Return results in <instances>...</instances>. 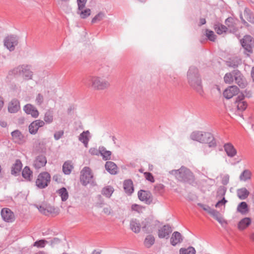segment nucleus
Here are the masks:
<instances>
[{"label": "nucleus", "mask_w": 254, "mask_h": 254, "mask_svg": "<svg viewBox=\"0 0 254 254\" xmlns=\"http://www.w3.org/2000/svg\"><path fill=\"white\" fill-rule=\"evenodd\" d=\"M187 79L190 86L200 95L203 96L202 80L198 69L195 66H190L187 73Z\"/></svg>", "instance_id": "f257e3e1"}, {"label": "nucleus", "mask_w": 254, "mask_h": 254, "mask_svg": "<svg viewBox=\"0 0 254 254\" xmlns=\"http://www.w3.org/2000/svg\"><path fill=\"white\" fill-rule=\"evenodd\" d=\"M170 174L174 175L179 181L184 182L193 185L195 184V178L193 173L187 168L182 166L179 169L173 170Z\"/></svg>", "instance_id": "f03ea898"}, {"label": "nucleus", "mask_w": 254, "mask_h": 254, "mask_svg": "<svg viewBox=\"0 0 254 254\" xmlns=\"http://www.w3.org/2000/svg\"><path fill=\"white\" fill-rule=\"evenodd\" d=\"M9 74L22 77L25 80L31 79L33 76L30 66L27 64H22L14 68L10 71Z\"/></svg>", "instance_id": "7ed1b4c3"}, {"label": "nucleus", "mask_w": 254, "mask_h": 254, "mask_svg": "<svg viewBox=\"0 0 254 254\" xmlns=\"http://www.w3.org/2000/svg\"><path fill=\"white\" fill-rule=\"evenodd\" d=\"M88 80L91 82V86L97 90H103L110 86L109 82L98 76H90Z\"/></svg>", "instance_id": "20e7f679"}, {"label": "nucleus", "mask_w": 254, "mask_h": 254, "mask_svg": "<svg viewBox=\"0 0 254 254\" xmlns=\"http://www.w3.org/2000/svg\"><path fill=\"white\" fill-rule=\"evenodd\" d=\"M51 182V175L47 172L40 173L35 181L36 187L39 189L47 187Z\"/></svg>", "instance_id": "39448f33"}, {"label": "nucleus", "mask_w": 254, "mask_h": 254, "mask_svg": "<svg viewBox=\"0 0 254 254\" xmlns=\"http://www.w3.org/2000/svg\"><path fill=\"white\" fill-rule=\"evenodd\" d=\"M232 73L234 75L231 73H227L225 75L224 77L225 82L229 84L231 83L233 81L234 77L236 82L240 87H245V83L243 82L241 77V74L240 72L238 70H234Z\"/></svg>", "instance_id": "423d86ee"}, {"label": "nucleus", "mask_w": 254, "mask_h": 254, "mask_svg": "<svg viewBox=\"0 0 254 254\" xmlns=\"http://www.w3.org/2000/svg\"><path fill=\"white\" fill-rule=\"evenodd\" d=\"M18 44V38L14 35H8L3 40L4 46L10 52L14 51L15 47Z\"/></svg>", "instance_id": "0eeeda50"}, {"label": "nucleus", "mask_w": 254, "mask_h": 254, "mask_svg": "<svg viewBox=\"0 0 254 254\" xmlns=\"http://www.w3.org/2000/svg\"><path fill=\"white\" fill-rule=\"evenodd\" d=\"M93 175L89 167H84L81 171L80 182L82 185L86 186L92 182Z\"/></svg>", "instance_id": "6e6552de"}, {"label": "nucleus", "mask_w": 254, "mask_h": 254, "mask_svg": "<svg viewBox=\"0 0 254 254\" xmlns=\"http://www.w3.org/2000/svg\"><path fill=\"white\" fill-rule=\"evenodd\" d=\"M242 47L245 49V53L246 52L249 53L253 52L252 48L254 47V39L250 35H246L244 37L241 41Z\"/></svg>", "instance_id": "1a4fd4ad"}, {"label": "nucleus", "mask_w": 254, "mask_h": 254, "mask_svg": "<svg viewBox=\"0 0 254 254\" xmlns=\"http://www.w3.org/2000/svg\"><path fill=\"white\" fill-rule=\"evenodd\" d=\"M0 214L3 220L6 222L12 223L15 219L14 213L9 208H2Z\"/></svg>", "instance_id": "9d476101"}, {"label": "nucleus", "mask_w": 254, "mask_h": 254, "mask_svg": "<svg viewBox=\"0 0 254 254\" xmlns=\"http://www.w3.org/2000/svg\"><path fill=\"white\" fill-rule=\"evenodd\" d=\"M202 135L201 138L206 141H201V143L207 144L209 147H215L216 146V140L211 133L202 132Z\"/></svg>", "instance_id": "9b49d317"}, {"label": "nucleus", "mask_w": 254, "mask_h": 254, "mask_svg": "<svg viewBox=\"0 0 254 254\" xmlns=\"http://www.w3.org/2000/svg\"><path fill=\"white\" fill-rule=\"evenodd\" d=\"M245 96L243 94L238 95L234 102V106L236 107L237 110L239 112H243L245 110L248 106L246 102L244 101Z\"/></svg>", "instance_id": "f8f14e48"}, {"label": "nucleus", "mask_w": 254, "mask_h": 254, "mask_svg": "<svg viewBox=\"0 0 254 254\" xmlns=\"http://www.w3.org/2000/svg\"><path fill=\"white\" fill-rule=\"evenodd\" d=\"M45 125V122L41 120H36L32 122L29 126V132L31 134H35L37 133L40 127Z\"/></svg>", "instance_id": "ddd939ff"}, {"label": "nucleus", "mask_w": 254, "mask_h": 254, "mask_svg": "<svg viewBox=\"0 0 254 254\" xmlns=\"http://www.w3.org/2000/svg\"><path fill=\"white\" fill-rule=\"evenodd\" d=\"M239 92V88L237 86H231L224 91L223 96L226 99H229L237 95Z\"/></svg>", "instance_id": "4468645a"}, {"label": "nucleus", "mask_w": 254, "mask_h": 254, "mask_svg": "<svg viewBox=\"0 0 254 254\" xmlns=\"http://www.w3.org/2000/svg\"><path fill=\"white\" fill-rule=\"evenodd\" d=\"M172 232V227L169 225H164L158 230V237L160 239H168Z\"/></svg>", "instance_id": "2eb2a0df"}, {"label": "nucleus", "mask_w": 254, "mask_h": 254, "mask_svg": "<svg viewBox=\"0 0 254 254\" xmlns=\"http://www.w3.org/2000/svg\"><path fill=\"white\" fill-rule=\"evenodd\" d=\"M137 194L139 200L144 202L146 204H150L152 202V199L149 191L141 190L138 191Z\"/></svg>", "instance_id": "dca6fc26"}, {"label": "nucleus", "mask_w": 254, "mask_h": 254, "mask_svg": "<svg viewBox=\"0 0 254 254\" xmlns=\"http://www.w3.org/2000/svg\"><path fill=\"white\" fill-rule=\"evenodd\" d=\"M23 110L27 115H30L32 117L36 118L39 116V113L36 108L30 104H27L23 107Z\"/></svg>", "instance_id": "f3484780"}, {"label": "nucleus", "mask_w": 254, "mask_h": 254, "mask_svg": "<svg viewBox=\"0 0 254 254\" xmlns=\"http://www.w3.org/2000/svg\"><path fill=\"white\" fill-rule=\"evenodd\" d=\"M46 157L43 155L37 156L33 162L34 167L38 170L45 166L47 163Z\"/></svg>", "instance_id": "a211bd4d"}, {"label": "nucleus", "mask_w": 254, "mask_h": 254, "mask_svg": "<svg viewBox=\"0 0 254 254\" xmlns=\"http://www.w3.org/2000/svg\"><path fill=\"white\" fill-rule=\"evenodd\" d=\"M22 167V164L20 160L16 159L11 168V174L15 176L19 175Z\"/></svg>", "instance_id": "6ab92c4d"}, {"label": "nucleus", "mask_w": 254, "mask_h": 254, "mask_svg": "<svg viewBox=\"0 0 254 254\" xmlns=\"http://www.w3.org/2000/svg\"><path fill=\"white\" fill-rule=\"evenodd\" d=\"M183 241V237L182 234L178 232H174L170 238V243L173 246L181 243Z\"/></svg>", "instance_id": "aec40b11"}, {"label": "nucleus", "mask_w": 254, "mask_h": 254, "mask_svg": "<svg viewBox=\"0 0 254 254\" xmlns=\"http://www.w3.org/2000/svg\"><path fill=\"white\" fill-rule=\"evenodd\" d=\"M123 187L125 191L127 194L130 195L134 191L133 182L131 180L128 179L124 181Z\"/></svg>", "instance_id": "412c9836"}, {"label": "nucleus", "mask_w": 254, "mask_h": 254, "mask_svg": "<svg viewBox=\"0 0 254 254\" xmlns=\"http://www.w3.org/2000/svg\"><path fill=\"white\" fill-rule=\"evenodd\" d=\"M224 148L227 155L230 157L235 156L237 154V150L231 143H227L224 144Z\"/></svg>", "instance_id": "4be33fe9"}, {"label": "nucleus", "mask_w": 254, "mask_h": 254, "mask_svg": "<svg viewBox=\"0 0 254 254\" xmlns=\"http://www.w3.org/2000/svg\"><path fill=\"white\" fill-rule=\"evenodd\" d=\"M130 228L135 233L140 232L141 228V223H140L136 219H132L130 221Z\"/></svg>", "instance_id": "5701e85b"}, {"label": "nucleus", "mask_w": 254, "mask_h": 254, "mask_svg": "<svg viewBox=\"0 0 254 254\" xmlns=\"http://www.w3.org/2000/svg\"><path fill=\"white\" fill-rule=\"evenodd\" d=\"M226 64L228 66L235 68L242 64V60L238 57H232L227 61Z\"/></svg>", "instance_id": "b1692460"}, {"label": "nucleus", "mask_w": 254, "mask_h": 254, "mask_svg": "<svg viewBox=\"0 0 254 254\" xmlns=\"http://www.w3.org/2000/svg\"><path fill=\"white\" fill-rule=\"evenodd\" d=\"M20 109V103L18 100L14 99L9 104L8 110L11 113H16Z\"/></svg>", "instance_id": "393cba45"}, {"label": "nucleus", "mask_w": 254, "mask_h": 254, "mask_svg": "<svg viewBox=\"0 0 254 254\" xmlns=\"http://www.w3.org/2000/svg\"><path fill=\"white\" fill-rule=\"evenodd\" d=\"M11 134L15 143L21 144L23 142L24 136L19 130L17 129L12 131Z\"/></svg>", "instance_id": "a878e982"}, {"label": "nucleus", "mask_w": 254, "mask_h": 254, "mask_svg": "<svg viewBox=\"0 0 254 254\" xmlns=\"http://www.w3.org/2000/svg\"><path fill=\"white\" fill-rule=\"evenodd\" d=\"M141 228L145 233H150L153 230V227L151 225L149 219H145L141 222Z\"/></svg>", "instance_id": "bb28decb"}, {"label": "nucleus", "mask_w": 254, "mask_h": 254, "mask_svg": "<svg viewBox=\"0 0 254 254\" xmlns=\"http://www.w3.org/2000/svg\"><path fill=\"white\" fill-rule=\"evenodd\" d=\"M105 168L106 170L112 175H115L117 173L118 167L113 162H106L105 164Z\"/></svg>", "instance_id": "cd10ccee"}, {"label": "nucleus", "mask_w": 254, "mask_h": 254, "mask_svg": "<svg viewBox=\"0 0 254 254\" xmlns=\"http://www.w3.org/2000/svg\"><path fill=\"white\" fill-rule=\"evenodd\" d=\"M252 222L251 219L249 217H245L241 219L238 224V228L240 230H244L247 228Z\"/></svg>", "instance_id": "c85d7f7f"}, {"label": "nucleus", "mask_w": 254, "mask_h": 254, "mask_svg": "<svg viewBox=\"0 0 254 254\" xmlns=\"http://www.w3.org/2000/svg\"><path fill=\"white\" fill-rule=\"evenodd\" d=\"M89 134L88 130L84 131L80 134L78 137V140L82 142L85 147H88V142L89 141V137L88 135Z\"/></svg>", "instance_id": "c756f323"}, {"label": "nucleus", "mask_w": 254, "mask_h": 254, "mask_svg": "<svg viewBox=\"0 0 254 254\" xmlns=\"http://www.w3.org/2000/svg\"><path fill=\"white\" fill-rule=\"evenodd\" d=\"M22 177L27 181H31L33 177V172L28 166H25L22 171Z\"/></svg>", "instance_id": "7c9ffc66"}, {"label": "nucleus", "mask_w": 254, "mask_h": 254, "mask_svg": "<svg viewBox=\"0 0 254 254\" xmlns=\"http://www.w3.org/2000/svg\"><path fill=\"white\" fill-rule=\"evenodd\" d=\"M73 168L71 161H65L63 165V171L65 175H69Z\"/></svg>", "instance_id": "2f4dec72"}, {"label": "nucleus", "mask_w": 254, "mask_h": 254, "mask_svg": "<svg viewBox=\"0 0 254 254\" xmlns=\"http://www.w3.org/2000/svg\"><path fill=\"white\" fill-rule=\"evenodd\" d=\"M238 197L241 200L246 199L249 195L250 192L245 188L239 189L237 190Z\"/></svg>", "instance_id": "473e14b6"}, {"label": "nucleus", "mask_w": 254, "mask_h": 254, "mask_svg": "<svg viewBox=\"0 0 254 254\" xmlns=\"http://www.w3.org/2000/svg\"><path fill=\"white\" fill-rule=\"evenodd\" d=\"M100 154L102 156L103 159L106 161L111 159V152L107 150L104 146L99 147Z\"/></svg>", "instance_id": "72a5a7b5"}, {"label": "nucleus", "mask_w": 254, "mask_h": 254, "mask_svg": "<svg viewBox=\"0 0 254 254\" xmlns=\"http://www.w3.org/2000/svg\"><path fill=\"white\" fill-rule=\"evenodd\" d=\"M202 136V131H195L191 133L190 137L193 140L201 142V141H205L201 138Z\"/></svg>", "instance_id": "f704fd0d"}, {"label": "nucleus", "mask_w": 254, "mask_h": 254, "mask_svg": "<svg viewBox=\"0 0 254 254\" xmlns=\"http://www.w3.org/2000/svg\"><path fill=\"white\" fill-rule=\"evenodd\" d=\"M237 210L242 214H246L249 211L247 203L244 201L241 202L238 205Z\"/></svg>", "instance_id": "c9c22d12"}, {"label": "nucleus", "mask_w": 254, "mask_h": 254, "mask_svg": "<svg viewBox=\"0 0 254 254\" xmlns=\"http://www.w3.org/2000/svg\"><path fill=\"white\" fill-rule=\"evenodd\" d=\"M54 120V116L53 112L52 111L48 110L47 111L44 115V122L45 124H50L53 122Z\"/></svg>", "instance_id": "e433bc0d"}, {"label": "nucleus", "mask_w": 254, "mask_h": 254, "mask_svg": "<svg viewBox=\"0 0 254 254\" xmlns=\"http://www.w3.org/2000/svg\"><path fill=\"white\" fill-rule=\"evenodd\" d=\"M114 190L113 188L110 186L104 187L102 190V194L108 198H110L113 194Z\"/></svg>", "instance_id": "4c0bfd02"}, {"label": "nucleus", "mask_w": 254, "mask_h": 254, "mask_svg": "<svg viewBox=\"0 0 254 254\" xmlns=\"http://www.w3.org/2000/svg\"><path fill=\"white\" fill-rule=\"evenodd\" d=\"M154 237L152 235H149L145 238L144 241V244L146 248H149L154 244Z\"/></svg>", "instance_id": "58836bf2"}, {"label": "nucleus", "mask_w": 254, "mask_h": 254, "mask_svg": "<svg viewBox=\"0 0 254 254\" xmlns=\"http://www.w3.org/2000/svg\"><path fill=\"white\" fill-rule=\"evenodd\" d=\"M244 16L249 22L254 23V15L250 9L245 8Z\"/></svg>", "instance_id": "ea45409f"}, {"label": "nucleus", "mask_w": 254, "mask_h": 254, "mask_svg": "<svg viewBox=\"0 0 254 254\" xmlns=\"http://www.w3.org/2000/svg\"><path fill=\"white\" fill-rule=\"evenodd\" d=\"M57 192L59 193L60 196L61 197L62 200L63 201H66L68 198V193L66 188L63 187L59 189Z\"/></svg>", "instance_id": "a19ab883"}, {"label": "nucleus", "mask_w": 254, "mask_h": 254, "mask_svg": "<svg viewBox=\"0 0 254 254\" xmlns=\"http://www.w3.org/2000/svg\"><path fill=\"white\" fill-rule=\"evenodd\" d=\"M214 29L218 34L220 35L226 32L228 28L223 24H216L214 25Z\"/></svg>", "instance_id": "79ce46f5"}, {"label": "nucleus", "mask_w": 254, "mask_h": 254, "mask_svg": "<svg viewBox=\"0 0 254 254\" xmlns=\"http://www.w3.org/2000/svg\"><path fill=\"white\" fill-rule=\"evenodd\" d=\"M252 173L249 170H245L240 176V180L246 182L251 178Z\"/></svg>", "instance_id": "37998d69"}, {"label": "nucleus", "mask_w": 254, "mask_h": 254, "mask_svg": "<svg viewBox=\"0 0 254 254\" xmlns=\"http://www.w3.org/2000/svg\"><path fill=\"white\" fill-rule=\"evenodd\" d=\"M77 13L80 15L82 19H85L88 17L91 14V10L89 8L85 9L79 10L77 9Z\"/></svg>", "instance_id": "c03bdc74"}, {"label": "nucleus", "mask_w": 254, "mask_h": 254, "mask_svg": "<svg viewBox=\"0 0 254 254\" xmlns=\"http://www.w3.org/2000/svg\"><path fill=\"white\" fill-rule=\"evenodd\" d=\"M195 250L192 247H189L188 248H181L180 254H195Z\"/></svg>", "instance_id": "a18cd8bd"}, {"label": "nucleus", "mask_w": 254, "mask_h": 254, "mask_svg": "<svg viewBox=\"0 0 254 254\" xmlns=\"http://www.w3.org/2000/svg\"><path fill=\"white\" fill-rule=\"evenodd\" d=\"M105 17V14L102 12H99L92 19L91 22L95 23L101 21Z\"/></svg>", "instance_id": "49530a36"}, {"label": "nucleus", "mask_w": 254, "mask_h": 254, "mask_svg": "<svg viewBox=\"0 0 254 254\" xmlns=\"http://www.w3.org/2000/svg\"><path fill=\"white\" fill-rule=\"evenodd\" d=\"M48 243V242L45 240H40L35 242L33 245V247H36L39 248H44Z\"/></svg>", "instance_id": "de8ad7c7"}, {"label": "nucleus", "mask_w": 254, "mask_h": 254, "mask_svg": "<svg viewBox=\"0 0 254 254\" xmlns=\"http://www.w3.org/2000/svg\"><path fill=\"white\" fill-rule=\"evenodd\" d=\"M205 35L207 38L211 41L214 42L216 39V35L213 31L209 29H206L205 31Z\"/></svg>", "instance_id": "09e8293b"}, {"label": "nucleus", "mask_w": 254, "mask_h": 254, "mask_svg": "<svg viewBox=\"0 0 254 254\" xmlns=\"http://www.w3.org/2000/svg\"><path fill=\"white\" fill-rule=\"evenodd\" d=\"M38 210H39V211L41 213H42L45 215H48V214L49 213L52 212V207H50V209H48L47 208H45L43 206H40L39 207H38Z\"/></svg>", "instance_id": "8fccbe9b"}, {"label": "nucleus", "mask_w": 254, "mask_h": 254, "mask_svg": "<svg viewBox=\"0 0 254 254\" xmlns=\"http://www.w3.org/2000/svg\"><path fill=\"white\" fill-rule=\"evenodd\" d=\"M227 190L226 188L223 186H220L217 190V196H223L225 195Z\"/></svg>", "instance_id": "3c124183"}, {"label": "nucleus", "mask_w": 254, "mask_h": 254, "mask_svg": "<svg viewBox=\"0 0 254 254\" xmlns=\"http://www.w3.org/2000/svg\"><path fill=\"white\" fill-rule=\"evenodd\" d=\"M87 0H77L78 9L82 10L85 6Z\"/></svg>", "instance_id": "603ef678"}, {"label": "nucleus", "mask_w": 254, "mask_h": 254, "mask_svg": "<svg viewBox=\"0 0 254 254\" xmlns=\"http://www.w3.org/2000/svg\"><path fill=\"white\" fill-rule=\"evenodd\" d=\"M145 179L150 181L151 183H154L155 182V180L152 174L150 172H145L144 173Z\"/></svg>", "instance_id": "864d4df0"}, {"label": "nucleus", "mask_w": 254, "mask_h": 254, "mask_svg": "<svg viewBox=\"0 0 254 254\" xmlns=\"http://www.w3.org/2000/svg\"><path fill=\"white\" fill-rule=\"evenodd\" d=\"M233 21V18L230 17L225 20V23L229 28H232L234 27Z\"/></svg>", "instance_id": "5fc2aeb1"}, {"label": "nucleus", "mask_w": 254, "mask_h": 254, "mask_svg": "<svg viewBox=\"0 0 254 254\" xmlns=\"http://www.w3.org/2000/svg\"><path fill=\"white\" fill-rule=\"evenodd\" d=\"M44 101V98L42 94H38L36 98V102L37 105H41Z\"/></svg>", "instance_id": "6e6d98bb"}, {"label": "nucleus", "mask_w": 254, "mask_h": 254, "mask_svg": "<svg viewBox=\"0 0 254 254\" xmlns=\"http://www.w3.org/2000/svg\"><path fill=\"white\" fill-rule=\"evenodd\" d=\"M198 206L201 207L204 211H207L208 213L211 210V208L210 206L207 205L203 204L201 203H197Z\"/></svg>", "instance_id": "4d7b16f0"}, {"label": "nucleus", "mask_w": 254, "mask_h": 254, "mask_svg": "<svg viewBox=\"0 0 254 254\" xmlns=\"http://www.w3.org/2000/svg\"><path fill=\"white\" fill-rule=\"evenodd\" d=\"M64 133V132L63 130L56 131L54 134L55 139L56 140L60 139L63 136Z\"/></svg>", "instance_id": "13d9d810"}, {"label": "nucleus", "mask_w": 254, "mask_h": 254, "mask_svg": "<svg viewBox=\"0 0 254 254\" xmlns=\"http://www.w3.org/2000/svg\"><path fill=\"white\" fill-rule=\"evenodd\" d=\"M164 189V186L161 184H158L154 187V190L159 193L162 192Z\"/></svg>", "instance_id": "bf43d9fd"}, {"label": "nucleus", "mask_w": 254, "mask_h": 254, "mask_svg": "<svg viewBox=\"0 0 254 254\" xmlns=\"http://www.w3.org/2000/svg\"><path fill=\"white\" fill-rule=\"evenodd\" d=\"M131 210L139 213L141 211L142 207L138 204H133L131 205Z\"/></svg>", "instance_id": "052dcab7"}, {"label": "nucleus", "mask_w": 254, "mask_h": 254, "mask_svg": "<svg viewBox=\"0 0 254 254\" xmlns=\"http://www.w3.org/2000/svg\"><path fill=\"white\" fill-rule=\"evenodd\" d=\"M89 153L93 155H99L100 154L99 149H97L96 148H91L89 150Z\"/></svg>", "instance_id": "680f3d73"}, {"label": "nucleus", "mask_w": 254, "mask_h": 254, "mask_svg": "<svg viewBox=\"0 0 254 254\" xmlns=\"http://www.w3.org/2000/svg\"><path fill=\"white\" fill-rule=\"evenodd\" d=\"M209 214L212 215L215 219L217 218V217L221 215L218 211L214 209H211V210L209 212Z\"/></svg>", "instance_id": "e2e57ef3"}, {"label": "nucleus", "mask_w": 254, "mask_h": 254, "mask_svg": "<svg viewBox=\"0 0 254 254\" xmlns=\"http://www.w3.org/2000/svg\"><path fill=\"white\" fill-rule=\"evenodd\" d=\"M229 182V176L228 175H225L222 179L221 183L223 185H227Z\"/></svg>", "instance_id": "0e129e2a"}, {"label": "nucleus", "mask_w": 254, "mask_h": 254, "mask_svg": "<svg viewBox=\"0 0 254 254\" xmlns=\"http://www.w3.org/2000/svg\"><path fill=\"white\" fill-rule=\"evenodd\" d=\"M227 202V200L225 199V197H223V198L218 201L215 204L216 207H219L220 205H225V203Z\"/></svg>", "instance_id": "69168bd1"}, {"label": "nucleus", "mask_w": 254, "mask_h": 254, "mask_svg": "<svg viewBox=\"0 0 254 254\" xmlns=\"http://www.w3.org/2000/svg\"><path fill=\"white\" fill-rule=\"evenodd\" d=\"M216 220L221 224V225H223L224 223L225 224H227V222L226 221V220H225L220 215H219L218 217H217V218L216 219Z\"/></svg>", "instance_id": "338daca9"}, {"label": "nucleus", "mask_w": 254, "mask_h": 254, "mask_svg": "<svg viewBox=\"0 0 254 254\" xmlns=\"http://www.w3.org/2000/svg\"><path fill=\"white\" fill-rule=\"evenodd\" d=\"M61 242V240L58 238H54L51 241V244L54 246L55 245L59 244Z\"/></svg>", "instance_id": "774afa93"}]
</instances>
